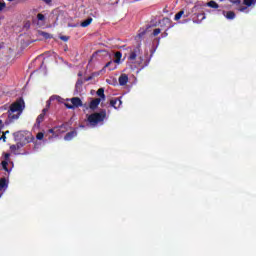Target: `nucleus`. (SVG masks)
I'll use <instances>...</instances> for the list:
<instances>
[{
    "mask_svg": "<svg viewBox=\"0 0 256 256\" xmlns=\"http://www.w3.org/2000/svg\"><path fill=\"white\" fill-rule=\"evenodd\" d=\"M99 103H101V98H95L93 99L90 104H89V107L90 109H92L93 111H95V109L97 107H99Z\"/></svg>",
    "mask_w": 256,
    "mask_h": 256,
    "instance_id": "obj_5",
    "label": "nucleus"
},
{
    "mask_svg": "<svg viewBox=\"0 0 256 256\" xmlns=\"http://www.w3.org/2000/svg\"><path fill=\"white\" fill-rule=\"evenodd\" d=\"M37 19H38V21H45V15H43V14H38V15H37Z\"/></svg>",
    "mask_w": 256,
    "mask_h": 256,
    "instance_id": "obj_21",
    "label": "nucleus"
},
{
    "mask_svg": "<svg viewBox=\"0 0 256 256\" xmlns=\"http://www.w3.org/2000/svg\"><path fill=\"white\" fill-rule=\"evenodd\" d=\"M115 57L116 59L114 60V63H117V64L121 63V52H116Z\"/></svg>",
    "mask_w": 256,
    "mask_h": 256,
    "instance_id": "obj_12",
    "label": "nucleus"
},
{
    "mask_svg": "<svg viewBox=\"0 0 256 256\" xmlns=\"http://www.w3.org/2000/svg\"><path fill=\"white\" fill-rule=\"evenodd\" d=\"M3 121L0 120V125H2Z\"/></svg>",
    "mask_w": 256,
    "mask_h": 256,
    "instance_id": "obj_33",
    "label": "nucleus"
},
{
    "mask_svg": "<svg viewBox=\"0 0 256 256\" xmlns=\"http://www.w3.org/2000/svg\"><path fill=\"white\" fill-rule=\"evenodd\" d=\"M128 81H129V77L127 76V74H122L119 77V84L120 85H127Z\"/></svg>",
    "mask_w": 256,
    "mask_h": 256,
    "instance_id": "obj_7",
    "label": "nucleus"
},
{
    "mask_svg": "<svg viewBox=\"0 0 256 256\" xmlns=\"http://www.w3.org/2000/svg\"><path fill=\"white\" fill-rule=\"evenodd\" d=\"M9 163L7 162V161H2V167H3V169L4 170H6L7 171V173H9V168H7V165H8Z\"/></svg>",
    "mask_w": 256,
    "mask_h": 256,
    "instance_id": "obj_17",
    "label": "nucleus"
},
{
    "mask_svg": "<svg viewBox=\"0 0 256 256\" xmlns=\"http://www.w3.org/2000/svg\"><path fill=\"white\" fill-rule=\"evenodd\" d=\"M73 137H77V132H70L65 136V141H71Z\"/></svg>",
    "mask_w": 256,
    "mask_h": 256,
    "instance_id": "obj_9",
    "label": "nucleus"
},
{
    "mask_svg": "<svg viewBox=\"0 0 256 256\" xmlns=\"http://www.w3.org/2000/svg\"><path fill=\"white\" fill-rule=\"evenodd\" d=\"M244 5L251 7V5H255V0H244Z\"/></svg>",
    "mask_w": 256,
    "mask_h": 256,
    "instance_id": "obj_14",
    "label": "nucleus"
},
{
    "mask_svg": "<svg viewBox=\"0 0 256 256\" xmlns=\"http://www.w3.org/2000/svg\"><path fill=\"white\" fill-rule=\"evenodd\" d=\"M105 112L94 113L88 116V123L91 127H95L98 123H101L105 119Z\"/></svg>",
    "mask_w": 256,
    "mask_h": 256,
    "instance_id": "obj_2",
    "label": "nucleus"
},
{
    "mask_svg": "<svg viewBox=\"0 0 256 256\" xmlns=\"http://www.w3.org/2000/svg\"><path fill=\"white\" fill-rule=\"evenodd\" d=\"M25 110V101L23 99H18L13 102L8 110L9 121H17L21 117V113Z\"/></svg>",
    "mask_w": 256,
    "mask_h": 256,
    "instance_id": "obj_1",
    "label": "nucleus"
},
{
    "mask_svg": "<svg viewBox=\"0 0 256 256\" xmlns=\"http://www.w3.org/2000/svg\"><path fill=\"white\" fill-rule=\"evenodd\" d=\"M65 105L68 109H75V107H82L83 102L78 97H74V98L68 99Z\"/></svg>",
    "mask_w": 256,
    "mask_h": 256,
    "instance_id": "obj_3",
    "label": "nucleus"
},
{
    "mask_svg": "<svg viewBox=\"0 0 256 256\" xmlns=\"http://www.w3.org/2000/svg\"><path fill=\"white\" fill-rule=\"evenodd\" d=\"M60 39L61 41H69V37L67 36H61Z\"/></svg>",
    "mask_w": 256,
    "mask_h": 256,
    "instance_id": "obj_25",
    "label": "nucleus"
},
{
    "mask_svg": "<svg viewBox=\"0 0 256 256\" xmlns=\"http://www.w3.org/2000/svg\"><path fill=\"white\" fill-rule=\"evenodd\" d=\"M97 95L105 99V90L103 88L98 89Z\"/></svg>",
    "mask_w": 256,
    "mask_h": 256,
    "instance_id": "obj_13",
    "label": "nucleus"
},
{
    "mask_svg": "<svg viewBox=\"0 0 256 256\" xmlns=\"http://www.w3.org/2000/svg\"><path fill=\"white\" fill-rule=\"evenodd\" d=\"M49 133H53V129H50V130H49Z\"/></svg>",
    "mask_w": 256,
    "mask_h": 256,
    "instance_id": "obj_32",
    "label": "nucleus"
},
{
    "mask_svg": "<svg viewBox=\"0 0 256 256\" xmlns=\"http://www.w3.org/2000/svg\"><path fill=\"white\" fill-rule=\"evenodd\" d=\"M43 137H45V134H43V132H40L36 135V139H38L39 141H42Z\"/></svg>",
    "mask_w": 256,
    "mask_h": 256,
    "instance_id": "obj_19",
    "label": "nucleus"
},
{
    "mask_svg": "<svg viewBox=\"0 0 256 256\" xmlns=\"http://www.w3.org/2000/svg\"><path fill=\"white\" fill-rule=\"evenodd\" d=\"M113 69H115V67L109 68V71H113Z\"/></svg>",
    "mask_w": 256,
    "mask_h": 256,
    "instance_id": "obj_29",
    "label": "nucleus"
},
{
    "mask_svg": "<svg viewBox=\"0 0 256 256\" xmlns=\"http://www.w3.org/2000/svg\"><path fill=\"white\" fill-rule=\"evenodd\" d=\"M130 61H135V59H137V54H135V52H132L129 56Z\"/></svg>",
    "mask_w": 256,
    "mask_h": 256,
    "instance_id": "obj_18",
    "label": "nucleus"
},
{
    "mask_svg": "<svg viewBox=\"0 0 256 256\" xmlns=\"http://www.w3.org/2000/svg\"><path fill=\"white\" fill-rule=\"evenodd\" d=\"M111 65H113V62H108V63L104 66V69H107V67H111Z\"/></svg>",
    "mask_w": 256,
    "mask_h": 256,
    "instance_id": "obj_26",
    "label": "nucleus"
},
{
    "mask_svg": "<svg viewBox=\"0 0 256 256\" xmlns=\"http://www.w3.org/2000/svg\"><path fill=\"white\" fill-rule=\"evenodd\" d=\"M90 23H93V18H88L81 22V27H89Z\"/></svg>",
    "mask_w": 256,
    "mask_h": 256,
    "instance_id": "obj_10",
    "label": "nucleus"
},
{
    "mask_svg": "<svg viewBox=\"0 0 256 256\" xmlns=\"http://www.w3.org/2000/svg\"><path fill=\"white\" fill-rule=\"evenodd\" d=\"M159 33H161V29L156 28V29L154 30V32H153V35H154V36H157V35H159Z\"/></svg>",
    "mask_w": 256,
    "mask_h": 256,
    "instance_id": "obj_22",
    "label": "nucleus"
},
{
    "mask_svg": "<svg viewBox=\"0 0 256 256\" xmlns=\"http://www.w3.org/2000/svg\"><path fill=\"white\" fill-rule=\"evenodd\" d=\"M41 37H44V39H49L50 35L47 32H40Z\"/></svg>",
    "mask_w": 256,
    "mask_h": 256,
    "instance_id": "obj_20",
    "label": "nucleus"
},
{
    "mask_svg": "<svg viewBox=\"0 0 256 256\" xmlns=\"http://www.w3.org/2000/svg\"><path fill=\"white\" fill-rule=\"evenodd\" d=\"M246 9H247V7H240V8H238V11L243 12V11H245Z\"/></svg>",
    "mask_w": 256,
    "mask_h": 256,
    "instance_id": "obj_27",
    "label": "nucleus"
},
{
    "mask_svg": "<svg viewBox=\"0 0 256 256\" xmlns=\"http://www.w3.org/2000/svg\"><path fill=\"white\" fill-rule=\"evenodd\" d=\"M110 104L114 109H119L121 107V100L119 99H114L110 101Z\"/></svg>",
    "mask_w": 256,
    "mask_h": 256,
    "instance_id": "obj_8",
    "label": "nucleus"
},
{
    "mask_svg": "<svg viewBox=\"0 0 256 256\" xmlns=\"http://www.w3.org/2000/svg\"><path fill=\"white\" fill-rule=\"evenodd\" d=\"M208 7H212L213 9H217L219 5L215 1H210L208 3Z\"/></svg>",
    "mask_w": 256,
    "mask_h": 256,
    "instance_id": "obj_15",
    "label": "nucleus"
},
{
    "mask_svg": "<svg viewBox=\"0 0 256 256\" xmlns=\"http://www.w3.org/2000/svg\"><path fill=\"white\" fill-rule=\"evenodd\" d=\"M10 149H11V151H17V149H19V146L12 145V146H10Z\"/></svg>",
    "mask_w": 256,
    "mask_h": 256,
    "instance_id": "obj_23",
    "label": "nucleus"
},
{
    "mask_svg": "<svg viewBox=\"0 0 256 256\" xmlns=\"http://www.w3.org/2000/svg\"><path fill=\"white\" fill-rule=\"evenodd\" d=\"M8 1H13V0H8Z\"/></svg>",
    "mask_w": 256,
    "mask_h": 256,
    "instance_id": "obj_34",
    "label": "nucleus"
},
{
    "mask_svg": "<svg viewBox=\"0 0 256 256\" xmlns=\"http://www.w3.org/2000/svg\"><path fill=\"white\" fill-rule=\"evenodd\" d=\"M46 3H51V0H46Z\"/></svg>",
    "mask_w": 256,
    "mask_h": 256,
    "instance_id": "obj_31",
    "label": "nucleus"
},
{
    "mask_svg": "<svg viewBox=\"0 0 256 256\" xmlns=\"http://www.w3.org/2000/svg\"><path fill=\"white\" fill-rule=\"evenodd\" d=\"M224 17H226V19H235V12L229 11L224 13Z\"/></svg>",
    "mask_w": 256,
    "mask_h": 256,
    "instance_id": "obj_11",
    "label": "nucleus"
},
{
    "mask_svg": "<svg viewBox=\"0 0 256 256\" xmlns=\"http://www.w3.org/2000/svg\"><path fill=\"white\" fill-rule=\"evenodd\" d=\"M4 7H5V2L0 0V11H3Z\"/></svg>",
    "mask_w": 256,
    "mask_h": 256,
    "instance_id": "obj_24",
    "label": "nucleus"
},
{
    "mask_svg": "<svg viewBox=\"0 0 256 256\" xmlns=\"http://www.w3.org/2000/svg\"><path fill=\"white\" fill-rule=\"evenodd\" d=\"M185 12H183V11H180V12H178L176 15H175V21H179V19H181V17H183V14H184Z\"/></svg>",
    "mask_w": 256,
    "mask_h": 256,
    "instance_id": "obj_16",
    "label": "nucleus"
},
{
    "mask_svg": "<svg viewBox=\"0 0 256 256\" xmlns=\"http://www.w3.org/2000/svg\"><path fill=\"white\" fill-rule=\"evenodd\" d=\"M2 139H3V141H5V139H6L5 134L2 135Z\"/></svg>",
    "mask_w": 256,
    "mask_h": 256,
    "instance_id": "obj_28",
    "label": "nucleus"
},
{
    "mask_svg": "<svg viewBox=\"0 0 256 256\" xmlns=\"http://www.w3.org/2000/svg\"><path fill=\"white\" fill-rule=\"evenodd\" d=\"M9 186V180L7 178L0 179V191H5Z\"/></svg>",
    "mask_w": 256,
    "mask_h": 256,
    "instance_id": "obj_6",
    "label": "nucleus"
},
{
    "mask_svg": "<svg viewBox=\"0 0 256 256\" xmlns=\"http://www.w3.org/2000/svg\"><path fill=\"white\" fill-rule=\"evenodd\" d=\"M48 110H49V109L44 108V109L42 110V113L37 117L36 123H37L38 125H41V123H43V121H44V119H45V115H47V111H48Z\"/></svg>",
    "mask_w": 256,
    "mask_h": 256,
    "instance_id": "obj_4",
    "label": "nucleus"
},
{
    "mask_svg": "<svg viewBox=\"0 0 256 256\" xmlns=\"http://www.w3.org/2000/svg\"><path fill=\"white\" fill-rule=\"evenodd\" d=\"M9 157V154H5V158L7 159Z\"/></svg>",
    "mask_w": 256,
    "mask_h": 256,
    "instance_id": "obj_30",
    "label": "nucleus"
}]
</instances>
